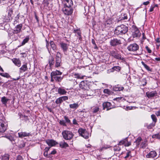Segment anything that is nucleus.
I'll return each instance as SVG.
<instances>
[{
	"mask_svg": "<svg viewBox=\"0 0 160 160\" xmlns=\"http://www.w3.org/2000/svg\"><path fill=\"white\" fill-rule=\"evenodd\" d=\"M128 31V28L123 24L115 28L114 34L117 35H120L125 34Z\"/></svg>",
	"mask_w": 160,
	"mask_h": 160,
	"instance_id": "obj_1",
	"label": "nucleus"
},
{
	"mask_svg": "<svg viewBox=\"0 0 160 160\" xmlns=\"http://www.w3.org/2000/svg\"><path fill=\"white\" fill-rule=\"evenodd\" d=\"M62 135L63 138L66 140H71L74 136L72 132L68 130H64L62 131Z\"/></svg>",
	"mask_w": 160,
	"mask_h": 160,
	"instance_id": "obj_2",
	"label": "nucleus"
},
{
	"mask_svg": "<svg viewBox=\"0 0 160 160\" xmlns=\"http://www.w3.org/2000/svg\"><path fill=\"white\" fill-rule=\"evenodd\" d=\"M62 64V59L60 53L59 52H58L55 58V67L56 68L60 67Z\"/></svg>",
	"mask_w": 160,
	"mask_h": 160,
	"instance_id": "obj_3",
	"label": "nucleus"
},
{
	"mask_svg": "<svg viewBox=\"0 0 160 160\" xmlns=\"http://www.w3.org/2000/svg\"><path fill=\"white\" fill-rule=\"evenodd\" d=\"M110 55L116 59L121 60L123 61L125 60L124 58L122 57L120 54L118 53L117 52L114 50L110 51Z\"/></svg>",
	"mask_w": 160,
	"mask_h": 160,
	"instance_id": "obj_4",
	"label": "nucleus"
},
{
	"mask_svg": "<svg viewBox=\"0 0 160 160\" xmlns=\"http://www.w3.org/2000/svg\"><path fill=\"white\" fill-rule=\"evenodd\" d=\"M132 36L133 38H138L140 37L141 33L138 29L136 26L132 27Z\"/></svg>",
	"mask_w": 160,
	"mask_h": 160,
	"instance_id": "obj_5",
	"label": "nucleus"
},
{
	"mask_svg": "<svg viewBox=\"0 0 160 160\" xmlns=\"http://www.w3.org/2000/svg\"><path fill=\"white\" fill-rule=\"evenodd\" d=\"M78 132L81 136L87 139L89 138V133L85 129L79 128Z\"/></svg>",
	"mask_w": 160,
	"mask_h": 160,
	"instance_id": "obj_6",
	"label": "nucleus"
},
{
	"mask_svg": "<svg viewBox=\"0 0 160 160\" xmlns=\"http://www.w3.org/2000/svg\"><path fill=\"white\" fill-rule=\"evenodd\" d=\"M138 45L136 43H133L130 44L127 47L128 51L131 52H136L139 49Z\"/></svg>",
	"mask_w": 160,
	"mask_h": 160,
	"instance_id": "obj_7",
	"label": "nucleus"
},
{
	"mask_svg": "<svg viewBox=\"0 0 160 160\" xmlns=\"http://www.w3.org/2000/svg\"><path fill=\"white\" fill-rule=\"evenodd\" d=\"M121 43V40L117 38L111 39L110 42V45L113 47L119 45Z\"/></svg>",
	"mask_w": 160,
	"mask_h": 160,
	"instance_id": "obj_8",
	"label": "nucleus"
},
{
	"mask_svg": "<svg viewBox=\"0 0 160 160\" xmlns=\"http://www.w3.org/2000/svg\"><path fill=\"white\" fill-rule=\"evenodd\" d=\"M128 138H126L120 141L118 144V145H124L125 147H128L131 145V142H128Z\"/></svg>",
	"mask_w": 160,
	"mask_h": 160,
	"instance_id": "obj_9",
	"label": "nucleus"
},
{
	"mask_svg": "<svg viewBox=\"0 0 160 160\" xmlns=\"http://www.w3.org/2000/svg\"><path fill=\"white\" fill-rule=\"evenodd\" d=\"M62 10L64 14L67 15H71L73 12V9L71 7H64Z\"/></svg>",
	"mask_w": 160,
	"mask_h": 160,
	"instance_id": "obj_10",
	"label": "nucleus"
},
{
	"mask_svg": "<svg viewBox=\"0 0 160 160\" xmlns=\"http://www.w3.org/2000/svg\"><path fill=\"white\" fill-rule=\"evenodd\" d=\"M158 93L156 91L147 92L146 93V96L149 98H151L157 96Z\"/></svg>",
	"mask_w": 160,
	"mask_h": 160,
	"instance_id": "obj_11",
	"label": "nucleus"
},
{
	"mask_svg": "<svg viewBox=\"0 0 160 160\" xmlns=\"http://www.w3.org/2000/svg\"><path fill=\"white\" fill-rule=\"evenodd\" d=\"M102 106L103 109L107 108V111L113 108L112 106L111 103L109 102H104L102 104Z\"/></svg>",
	"mask_w": 160,
	"mask_h": 160,
	"instance_id": "obj_12",
	"label": "nucleus"
},
{
	"mask_svg": "<svg viewBox=\"0 0 160 160\" xmlns=\"http://www.w3.org/2000/svg\"><path fill=\"white\" fill-rule=\"evenodd\" d=\"M22 24H20L17 25L15 28V29L13 30V33L15 34H18L22 31Z\"/></svg>",
	"mask_w": 160,
	"mask_h": 160,
	"instance_id": "obj_13",
	"label": "nucleus"
},
{
	"mask_svg": "<svg viewBox=\"0 0 160 160\" xmlns=\"http://www.w3.org/2000/svg\"><path fill=\"white\" fill-rule=\"evenodd\" d=\"M28 70L27 63L26 62H25L19 68V72L20 73H22Z\"/></svg>",
	"mask_w": 160,
	"mask_h": 160,
	"instance_id": "obj_14",
	"label": "nucleus"
},
{
	"mask_svg": "<svg viewBox=\"0 0 160 160\" xmlns=\"http://www.w3.org/2000/svg\"><path fill=\"white\" fill-rule=\"evenodd\" d=\"M18 137L20 138H23L25 137H29L32 136L30 132H21L18 133Z\"/></svg>",
	"mask_w": 160,
	"mask_h": 160,
	"instance_id": "obj_15",
	"label": "nucleus"
},
{
	"mask_svg": "<svg viewBox=\"0 0 160 160\" xmlns=\"http://www.w3.org/2000/svg\"><path fill=\"white\" fill-rule=\"evenodd\" d=\"M157 153L155 151H152L150 152L148 154L146 155L147 158H154L156 157Z\"/></svg>",
	"mask_w": 160,
	"mask_h": 160,
	"instance_id": "obj_16",
	"label": "nucleus"
},
{
	"mask_svg": "<svg viewBox=\"0 0 160 160\" xmlns=\"http://www.w3.org/2000/svg\"><path fill=\"white\" fill-rule=\"evenodd\" d=\"M87 86V81L86 80L81 81L79 84V88L83 89H86Z\"/></svg>",
	"mask_w": 160,
	"mask_h": 160,
	"instance_id": "obj_17",
	"label": "nucleus"
},
{
	"mask_svg": "<svg viewBox=\"0 0 160 160\" xmlns=\"http://www.w3.org/2000/svg\"><path fill=\"white\" fill-rule=\"evenodd\" d=\"M46 142L50 147H52L58 144L55 141L52 139H48L45 141Z\"/></svg>",
	"mask_w": 160,
	"mask_h": 160,
	"instance_id": "obj_18",
	"label": "nucleus"
},
{
	"mask_svg": "<svg viewBox=\"0 0 160 160\" xmlns=\"http://www.w3.org/2000/svg\"><path fill=\"white\" fill-rule=\"evenodd\" d=\"M12 62L17 66L19 67L21 65V61L19 58H14L12 60Z\"/></svg>",
	"mask_w": 160,
	"mask_h": 160,
	"instance_id": "obj_19",
	"label": "nucleus"
},
{
	"mask_svg": "<svg viewBox=\"0 0 160 160\" xmlns=\"http://www.w3.org/2000/svg\"><path fill=\"white\" fill-rule=\"evenodd\" d=\"M62 72H60L59 70H56L55 71H52L51 73V77L57 76L58 75H62Z\"/></svg>",
	"mask_w": 160,
	"mask_h": 160,
	"instance_id": "obj_20",
	"label": "nucleus"
},
{
	"mask_svg": "<svg viewBox=\"0 0 160 160\" xmlns=\"http://www.w3.org/2000/svg\"><path fill=\"white\" fill-rule=\"evenodd\" d=\"M58 93L60 95H65L67 92L62 87H60L58 89Z\"/></svg>",
	"mask_w": 160,
	"mask_h": 160,
	"instance_id": "obj_21",
	"label": "nucleus"
},
{
	"mask_svg": "<svg viewBox=\"0 0 160 160\" xmlns=\"http://www.w3.org/2000/svg\"><path fill=\"white\" fill-rule=\"evenodd\" d=\"M60 47L62 49L64 52H66L68 49V46L67 44L63 42L60 43Z\"/></svg>",
	"mask_w": 160,
	"mask_h": 160,
	"instance_id": "obj_22",
	"label": "nucleus"
},
{
	"mask_svg": "<svg viewBox=\"0 0 160 160\" xmlns=\"http://www.w3.org/2000/svg\"><path fill=\"white\" fill-rule=\"evenodd\" d=\"M64 6L66 7H71L73 5L72 1V0H65Z\"/></svg>",
	"mask_w": 160,
	"mask_h": 160,
	"instance_id": "obj_23",
	"label": "nucleus"
},
{
	"mask_svg": "<svg viewBox=\"0 0 160 160\" xmlns=\"http://www.w3.org/2000/svg\"><path fill=\"white\" fill-rule=\"evenodd\" d=\"M48 61L49 67L52 68V66L54 65L55 63L54 58L53 57L51 56L49 59Z\"/></svg>",
	"mask_w": 160,
	"mask_h": 160,
	"instance_id": "obj_24",
	"label": "nucleus"
},
{
	"mask_svg": "<svg viewBox=\"0 0 160 160\" xmlns=\"http://www.w3.org/2000/svg\"><path fill=\"white\" fill-rule=\"evenodd\" d=\"M151 118L152 121L154 122V123L151 124L150 125V126H151L152 127H153L155 125V123L157 121V119L156 116L154 114H152L151 115Z\"/></svg>",
	"mask_w": 160,
	"mask_h": 160,
	"instance_id": "obj_25",
	"label": "nucleus"
},
{
	"mask_svg": "<svg viewBox=\"0 0 160 160\" xmlns=\"http://www.w3.org/2000/svg\"><path fill=\"white\" fill-rule=\"evenodd\" d=\"M69 108L72 109L76 110L78 108L79 105L78 103H74L69 105Z\"/></svg>",
	"mask_w": 160,
	"mask_h": 160,
	"instance_id": "obj_26",
	"label": "nucleus"
},
{
	"mask_svg": "<svg viewBox=\"0 0 160 160\" xmlns=\"http://www.w3.org/2000/svg\"><path fill=\"white\" fill-rule=\"evenodd\" d=\"M121 69V67L119 66H115L112 67L110 69V72H113L114 71H116L118 72H119Z\"/></svg>",
	"mask_w": 160,
	"mask_h": 160,
	"instance_id": "obj_27",
	"label": "nucleus"
},
{
	"mask_svg": "<svg viewBox=\"0 0 160 160\" xmlns=\"http://www.w3.org/2000/svg\"><path fill=\"white\" fill-rule=\"evenodd\" d=\"M59 146L62 148H66L69 147L68 144L64 141L60 142L59 143Z\"/></svg>",
	"mask_w": 160,
	"mask_h": 160,
	"instance_id": "obj_28",
	"label": "nucleus"
},
{
	"mask_svg": "<svg viewBox=\"0 0 160 160\" xmlns=\"http://www.w3.org/2000/svg\"><path fill=\"white\" fill-rule=\"evenodd\" d=\"M9 155L8 154H5L1 157V160H9Z\"/></svg>",
	"mask_w": 160,
	"mask_h": 160,
	"instance_id": "obj_29",
	"label": "nucleus"
},
{
	"mask_svg": "<svg viewBox=\"0 0 160 160\" xmlns=\"http://www.w3.org/2000/svg\"><path fill=\"white\" fill-rule=\"evenodd\" d=\"M50 44L52 50L55 51L56 49V47L54 42L53 41H51L50 42Z\"/></svg>",
	"mask_w": 160,
	"mask_h": 160,
	"instance_id": "obj_30",
	"label": "nucleus"
},
{
	"mask_svg": "<svg viewBox=\"0 0 160 160\" xmlns=\"http://www.w3.org/2000/svg\"><path fill=\"white\" fill-rule=\"evenodd\" d=\"M124 89L123 87H119L118 85L115 86L113 88L114 91H118L122 90Z\"/></svg>",
	"mask_w": 160,
	"mask_h": 160,
	"instance_id": "obj_31",
	"label": "nucleus"
},
{
	"mask_svg": "<svg viewBox=\"0 0 160 160\" xmlns=\"http://www.w3.org/2000/svg\"><path fill=\"white\" fill-rule=\"evenodd\" d=\"M142 64L143 65L144 68L148 71L151 72L152 71V69L147 65L143 61L141 62Z\"/></svg>",
	"mask_w": 160,
	"mask_h": 160,
	"instance_id": "obj_32",
	"label": "nucleus"
},
{
	"mask_svg": "<svg viewBox=\"0 0 160 160\" xmlns=\"http://www.w3.org/2000/svg\"><path fill=\"white\" fill-rule=\"evenodd\" d=\"M52 78L55 81L58 82H61L63 78V77L61 76H55Z\"/></svg>",
	"mask_w": 160,
	"mask_h": 160,
	"instance_id": "obj_33",
	"label": "nucleus"
},
{
	"mask_svg": "<svg viewBox=\"0 0 160 160\" xmlns=\"http://www.w3.org/2000/svg\"><path fill=\"white\" fill-rule=\"evenodd\" d=\"M142 140V138L140 137H138L134 142V143H136V145L137 147H138V145L140 144V142Z\"/></svg>",
	"mask_w": 160,
	"mask_h": 160,
	"instance_id": "obj_34",
	"label": "nucleus"
},
{
	"mask_svg": "<svg viewBox=\"0 0 160 160\" xmlns=\"http://www.w3.org/2000/svg\"><path fill=\"white\" fill-rule=\"evenodd\" d=\"M29 40V38L28 37H27L25 39H24L21 43V46H23L27 43Z\"/></svg>",
	"mask_w": 160,
	"mask_h": 160,
	"instance_id": "obj_35",
	"label": "nucleus"
},
{
	"mask_svg": "<svg viewBox=\"0 0 160 160\" xmlns=\"http://www.w3.org/2000/svg\"><path fill=\"white\" fill-rule=\"evenodd\" d=\"M9 99L5 97H3L1 98V101L4 104L6 105Z\"/></svg>",
	"mask_w": 160,
	"mask_h": 160,
	"instance_id": "obj_36",
	"label": "nucleus"
},
{
	"mask_svg": "<svg viewBox=\"0 0 160 160\" xmlns=\"http://www.w3.org/2000/svg\"><path fill=\"white\" fill-rule=\"evenodd\" d=\"M103 92L104 93L110 95L112 93V92L108 89H105L103 90Z\"/></svg>",
	"mask_w": 160,
	"mask_h": 160,
	"instance_id": "obj_37",
	"label": "nucleus"
},
{
	"mask_svg": "<svg viewBox=\"0 0 160 160\" xmlns=\"http://www.w3.org/2000/svg\"><path fill=\"white\" fill-rule=\"evenodd\" d=\"M0 75L4 77L9 78L10 77V75L7 73H0Z\"/></svg>",
	"mask_w": 160,
	"mask_h": 160,
	"instance_id": "obj_38",
	"label": "nucleus"
},
{
	"mask_svg": "<svg viewBox=\"0 0 160 160\" xmlns=\"http://www.w3.org/2000/svg\"><path fill=\"white\" fill-rule=\"evenodd\" d=\"M64 118L65 120V123H67L69 124H72L70 120H69L68 117L66 116H64Z\"/></svg>",
	"mask_w": 160,
	"mask_h": 160,
	"instance_id": "obj_39",
	"label": "nucleus"
},
{
	"mask_svg": "<svg viewBox=\"0 0 160 160\" xmlns=\"http://www.w3.org/2000/svg\"><path fill=\"white\" fill-rule=\"evenodd\" d=\"M62 102L63 101H62V100L61 97L57 98L55 101V102L57 104H61Z\"/></svg>",
	"mask_w": 160,
	"mask_h": 160,
	"instance_id": "obj_40",
	"label": "nucleus"
},
{
	"mask_svg": "<svg viewBox=\"0 0 160 160\" xmlns=\"http://www.w3.org/2000/svg\"><path fill=\"white\" fill-rule=\"evenodd\" d=\"M141 84L143 86H145L147 84V81L145 78H144L142 79L141 81Z\"/></svg>",
	"mask_w": 160,
	"mask_h": 160,
	"instance_id": "obj_41",
	"label": "nucleus"
},
{
	"mask_svg": "<svg viewBox=\"0 0 160 160\" xmlns=\"http://www.w3.org/2000/svg\"><path fill=\"white\" fill-rule=\"evenodd\" d=\"M4 137H6L13 144V141H14V138L12 136H5Z\"/></svg>",
	"mask_w": 160,
	"mask_h": 160,
	"instance_id": "obj_42",
	"label": "nucleus"
},
{
	"mask_svg": "<svg viewBox=\"0 0 160 160\" xmlns=\"http://www.w3.org/2000/svg\"><path fill=\"white\" fill-rule=\"evenodd\" d=\"M99 108L98 107H94L92 109V110H93L92 112L93 113H96L97 112L99 111Z\"/></svg>",
	"mask_w": 160,
	"mask_h": 160,
	"instance_id": "obj_43",
	"label": "nucleus"
},
{
	"mask_svg": "<svg viewBox=\"0 0 160 160\" xmlns=\"http://www.w3.org/2000/svg\"><path fill=\"white\" fill-rule=\"evenodd\" d=\"M73 32L75 33H77L78 36H80L81 35V32L79 29H74Z\"/></svg>",
	"mask_w": 160,
	"mask_h": 160,
	"instance_id": "obj_44",
	"label": "nucleus"
},
{
	"mask_svg": "<svg viewBox=\"0 0 160 160\" xmlns=\"http://www.w3.org/2000/svg\"><path fill=\"white\" fill-rule=\"evenodd\" d=\"M152 138H156L158 139H160V135L159 134H156L153 135L152 137Z\"/></svg>",
	"mask_w": 160,
	"mask_h": 160,
	"instance_id": "obj_45",
	"label": "nucleus"
},
{
	"mask_svg": "<svg viewBox=\"0 0 160 160\" xmlns=\"http://www.w3.org/2000/svg\"><path fill=\"white\" fill-rule=\"evenodd\" d=\"M42 4H45V6H48L49 5V2L48 0H43Z\"/></svg>",
	"mask_w": 160,
	"mask_h": 160,
	"instance_id": "obj_46",
	"label": "nucleus"
},
{
	"mask_svg": "<svg viewBox=\"0 0 160 160\" xmlns=\"http://www.w3.org/2000/svg\"><path fill=\"white\" fill-rule=\"evenodd\" d=\"M59 123V124L61 125H62L64 126H66V124L65 122L63 120H60Z\"/></svg>",
	"mask_w": 160,
	"mask_h": 160,
	"instance_id": "obj_47",
	"label": "nucleus"
},
{
	"mask_svg": "<svg viewBox=\"0 0 160 160\" xmlns=\"http://www.w3.org/2000/svg\"><path fill=\"white\" fill-rule=\"evenodd\" d=\"M46 47L47 49H48V50L49 53H50V51H51V50H50L49 49V48H48V47H49V45L50 44V42H49L48 41L47 39H46Z\"/></svg>",
	"mask_w": 160,
	"mask_h": 160,
	"instance_id": "obj_48",
	"label": "nucleus"
},
{
	"mask_svg": "<svg viewBox=\"0 0 160 160\" xmlns=\"http://www.w3.org/2000/svg\"><path fill=\"white\" fill-rule=\"evenodd\" d=\"M25 144L24 142H22L19 145L18 147L20 148H22L25 146Z\"/></svg>",
	"mask_w": 160,
	"mask_h": 160,
	"instance_id": "obj_49",
	"label": "nucleus"
},
{
	"mask_svg": "<svg viewBox=\"0 0 160 160\" xmlns=\"http://www.w3.org/2000/svg\"><path fill=\"white\" fill-rule=\"evenodd\" d=\"M121 150V148L118 146H116L114 148V151H119Z\"/></svg>",
	"mask_w": 160,
	"mask_h": 160,
	"instance_id": "obj_50",
	"label": "nucleus"
},
{
	"mask_svg": "<svg viewBox=\"0 0 160 160\" xmlns=\"http://www.w3.org/2000/svg\"><path fill=\"white\" fill-rule=\"evenodd\" d=\"M61 98L62 100V101H65L68 99V97L67 96H63L61 97Z\"/></svg>",
	"mask_w": 160,
	"mask_h": 160,
	"instance_id": "obj_51",
	"label": "nucleus"
},
{
	"mask_svg": "<svg viewBox=\"0 0 160 160\" xmlns=\"http://www.w3.org/2000/svg\"><path fill=\"white\" fill-rule=\"evenodd\" d=\"M128 17L127 15L126 14H124L123 16H122L121 18V19H120L121 20H125L127 19Z\"/></svg>",
	"mask_w": 160,
	"mask_h": 160,
	"instance_id": "obj_52",
	"label": "nucleus"
},
{
	"mask_svg": "<svg viewBox=\"0 0 160 160\" xmlns=\"http://www.w3.org/2000/svg\"><path fill=\"white\" fill-rule=\"evenodd\" d=\"M141 145L142 148L145 147L146 146V141H144L143 142H142Z\"/></svg>",
	"mask_w": 160,
	"mask_h": 160,
	"instance_id": "obj_53",
	"label": "nucleus"
},
{
	"mask_svg": "<svg viewBox=\"0 0 160 160\" xmlns=\"http://www.w3.org/2000/svg\"><path fill=\"white\" fill-rule=\"evenodd\" d=\"M130 151H128L126 153V155L124 157L125 158H127L130 156V154L131 153Z\"/></svg>",
	"mask_w": 160,
	"mask_h": 160,
	"instance_id": "obj_54",
	"label": "nucleus"
},
{
	"mask_svg": "<svg viewBox=\"0 0 160 160\" xmlns=\"http://www.w3.org/2000/svg\"><path fill=\"white\" fill-rule=\"evenodd\" d=\"M23 117L25 118V121L27 122V121H28L29 120V119L28 118V117L27 116H26L25 115H21V117Z\"/></svg>",
	"mask_w": 160,
	"mask_h": 160,
	"instance_id": "obj_55",
	"label": "nucleus"
},
{
	"mask_svg": "<svg viewBox=\"0 0 160 160\" xmlns=\"http://www.w3.org/2000/svg\"><path fill=\"white\" fill-rule=\"evenodd\" d=\"M142 42H143L144 41V40L146 39V37L145 34L144 33H143L142 34Z\"/></svg>",
	"mask_w": 160,
	"mask_h": 160,
	"instance_id": "obj_56",
	"label": "nucleus"
},
{
	"mask_svg": "<svg viewBox=\"0 0 160 160\" xmlns=\"http://www.w3.org/2000/svg\"><path fill=\"white\" fill-rule=\"evenodd\" d=\"M34 15H35V19H36L37 22H39L38 18V17L37 15L36 14V12H34Z\"/></svg>",
	"mask_w": 160,
	"mask_h": 160,
	"instance_id": "obj_57",
	"label": "nucleus"
},
{
	"mask_svg": "<svg viewBox=\"0 0 160 160\" xmlns=\"http://www.w3.org/2000/svg\"><path fill=\"white\" fill-rule=\"evenodd\" d=\"M74 76L75 78H80V75L78 73H75L74 74Z\"/></svg>",
	"mask_w": 160,
	"mask_h": 160,
	"instance_id": "obj_58",
	"label": "nucleus"
},
{
	"mask_svg": "<svg viewBox=\"0 0 160 160\" xmlns=\"http://www.w3.org/2000/svg\"><path fill=\"white\" fill-rule=\"evenodd\" d=\"M146 48L148 53H150L151 52V50L149 49V48L148 47V46H146Z\"/></svg>",
	"mask_w": 160,
	"mask_h": 160,
	"instance_id": "obj_59",
	"label": "nucleus"
},
{
	"mask_svg": "<svg viewBox=\"0 0 160 160\" xmlns=\"http://www.w3.org/2000/svg\"><path fill=\"white\" fill-rule=\"evenodd\" d=\"M16 160H22V157L20 155L18 156L17 157Z\"/></svg>",
	"mask_w": 160,
	"mask_h": 160,
	"instance_id": "obj_60",
	"label": "nucleus"
},
{
	"mask_svg": "<svg viewBox=\"0 0 160 160\" xmlns=\"http://www.w3.org/2000/svg\"><path fill=\"white\" fill-rule=\"evenodd\" d=\"M73 124H74V125H78V123L77 122V121H76V119H74L73 120Z\"/></svg>",
	"mask_w": 160,
	"mask_h": 160,
	"instance_id": "obj_61",
	"label": "nucleus"
},
{
	"mask_svg": "<svg viewBox=\"0 0 160 160\" xmlns=\"http://www.w3.org/2000/svg\"><path fill=\"white\" fill-rule=\"evenodd\" d=\"M122 98V97H118V98H114L113 100H116L117 101L119 102V100H121Z\"/></svg>",
	"mask_w": 160,
	"mask_h": 160,
	"instance_id": "obj_62",
	"label": "nucleus"
},
{
	"mask_svg": "<svg viewBox=\"0 0 160 160\" xmlns=\"http://www.w3.org/2000/svg\"><path fill=\"white\" fill-rule=\"evenodd\" d=\"M155 114L157 116H160V111L156 112Z\"/></svg>",
	"mask_w": 160,
	"mask_h": 160,
	"instance_id": "obj_63",
	"label": "nucleus"
},
{
	"mask_svg": "<svg viewBox=\"0 0 160 160\" xmlns=\"http://www.w3.org/2000/svg\"><path fill=\"white\" fill-rule=\"evenodd\" d=\"M150 2L149 1H148L146 2H144L143 4L144 5H147Z\"/></svg>",
	"mask_w": 160,
	"mask_h": 160,
	"instance_id": "obj_64",
	"label": "nucleus"
}]
</instances>
